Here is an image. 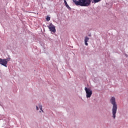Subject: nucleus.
<instances>
[{"label":"nucleus","instance_id":"obj_1","mask_svg":"<svg viewBox=\"0 0 128 128\" xmlns=\"http://www.w3.org/2000/svg\"><path fill=\"white\" fill-rule=\"evenodd\" d=\"M102 0H72L76 6H90V4H96L100 2Z\"/></svg>","mask_w":128,"mask_h":128},{"label":"nucleus","instance_id":"obj_2","mask_svg":"<svg viewBox=\"0 0 128 128\" xmlns=\"http://www.w3.org/2000/svg\"><path fill=\"white\" fill-rule=\"evenodd\" d=\"M110 102L112 104V114L114 118H116V110H118V104L116 102V98L114 97H112L110 99Z\"/></svg>","mask_w":128,"mask_h":128},{"label":"nucleus","instance_id":"obj_3","mask_svg":"<svg viewBox=\"0 0 128 128\" xmlns=\"http://www.w3.org/2000/svg\"><path fill=\"white\" fill-rule=\"evenodd\" d=\"M10 58H0V64H2V66H4L6 68V66H6V64H8V62H10Z\"/></svg>","mask_w":128,"mask_h":128},{"label":"nucleus","instance_id":"obj_4","mask_svg":"<svg viewBox=\"0 0 128 128\" xmlns=\"http://www.w3.org/2000/svg\"><path fill=\"white\" fill-rule=\"evenodd\" d=\"M84 90L86 92V96L87 98H90V96H92V91L90 89V88H88L86 87L84 88Z\"/></svg>","mask_w":128,"mask_h":128},{"label":"nucleus","instance_id":"obj_5","mask_svg":"<svg viewBox=\"0 0 128 128\" xmlns=\"http://www.w3.org/2000/svg\"><path fill=\"white\" fill-rule=\"evenodd\" d=\"M48 28L50 32H56V26H54L52 23L50 24L48 26Z\"/></svg>","mask_w":128,"mask_h":128},{"label":"nucleus","instance_id":"obj_6","mask_svg":"<svg viewBox=\"0 0 128 128\" xmlns=\"http://www.w3.org/2000/svg\"><path fill=\"white\" fill-rule=\"evenodd\" d=\"M88 40H90V38H88V36L85 37L84 44H85L86 46L88 45Z\"/></svg>","mask_w":128,"mask_h":128},{"label":"nucleus","instance_id":"obj_7","mask_svg":"<svg viewBox=\"0 0 128 128\" xmlns=\"http://www.w3.org/2000/svg\"><path fill=\"white\" fill-rule=\"evenodd\" d=\"M64 4L66 8H68V10L70 9V7L68 4V2H66V0H64Z\"/></svg>","mask_w":128,"mask_h":128},{"label":"nucleus","instance_id":"obj_8","mask_svg":"<svg viewBox=\"0 0 128 128\" xmlns=\"http://www.w3.org/2000/svg\"><path fill=\"white\" fill-rule=\"evenodd\" d=\"M46 22H50V17L48 16L46 18Z\"/></svg>","mask_w":128,"mask_h":128},{"label":"nucleus","instance_id":"obj_9","mask_svg":"<svg viewBox=\"0 0 128 128\" xmlns=\"http://www.w3.org/2000/svg\"><path fill=\"white\" fill-rule=\"evenodd\" d=\"M39 108H40V110L44 112V110H42V106L40 104L39 105Z\"/></svg>","mask_w":128,"mask_h":128},{"label":"nucleus","instance_id":"obj_10","mask_svg":"<svg viewBox=\"0 0 128 128\" xmlns=\"http://www.w3.org/2000/svg\"><path fill=\"white\" fill-rule=\"evenodd\" d=\"M36 110H38V106H36Z\"/></svg>","mask_w":128,"mask_h":128},{"label":"nucleus","instance_id":"obj_11","mask_svg":"<svg viewBox=\"0 0 128 128\" xmlns=\"http://www.w3.org/2000/svg\"><path fill=\"white\" fill-rule=\"evenodd\" d=\"M89 36H90V35H88Z\"/></svg>","mask_w":128,"mask_h":128}]
</instances>
